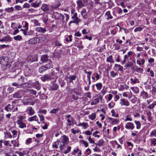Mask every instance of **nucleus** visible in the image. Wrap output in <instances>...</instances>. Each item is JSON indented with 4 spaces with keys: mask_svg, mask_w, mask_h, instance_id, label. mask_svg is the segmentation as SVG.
Returning a JSON list of instances; mask_svg holds the SVG:
<instances>
[{
    "mask_svg": "<svg viewBox=\"0 0 156 156\" xmlns=\"http://www.w3.org/2000/svg\"><path fill=\"white\" fill-rule=\"evenodd\" d=\"M48 56L47 55H42L41 56V61L43 63L46 62L48 60Z\"/></svg>",
    "mask_w": 156,
    "mask_h": 156,
    "instance_id": "obj_14",
    "label": "nucleus"
},
{
    "mask_svg": "<svg viewBox=\"0 0 156 156\" xmlns=\"http://www.w3.org/2000/svg\"><path fill=\"white\" fill-rule=\"evenodd\" d=\"M134 122L136 125V128L139 129L140 128L141 124L139 121L135 120Z\"/></svg>",
    "mask_w": 156,
    "mask_h": 156,
    "instance_id": "obj_34",
    "label": "nucleus"
},
{
    "mask_svg": "<svg viewBox=\"0 0 156 156\" xmlns=\"http://www.w3.org/2000/svg\"><path fill=\"white\" fill-rule=\"evenodd\" d=\"M72 36L71 35L69 36L68 37L66 38V41L68 42L72 41Z\"/></svg>",
    "mask_w": 156,
    "mask_h": 156,
    "instance_id": "obj_59",
    "label": "nucleus"
},
{
    "mask_svg": "<svg viewBox=\"0 0 156 156\" xmlns=\"http://www.w3.org/2000/svg\"><path fill=\"white\" fill-rule=\"evenodd\" d=\"M17 122H24V119H25V117L24 116L21 115L17 117Z\"/></svg>",
    "mask_w": 156,
    "mask_h": 156,
    "instance_id": "obj_17",
    "label": "nucleus"
},
{
    "mask_svg": "<svg viewBox=\"0 0 156 156\" xmlns=\"http://www.w3.org/2000/svg\"><path fill=\"white\" fill-rule=\"evenodd\" d=\"M76 78V76H71L70 75L68 77V78L69 79V82L70 83H73V81L75 80Z\"/></svg>",
    "mask_w": 156,
    "mask_h": 156,
    "instance_id": "obj_26",
    "label": "nucleus"
},
{
    "mask_svg": "<svg viewBox=\"0 0 156 156\" xmlns=\"http://www.w3.org/2000/svg\"><path fill=\"white\" fill-rule=\"evenodd\" d=\"M11 41V37L9 36H6L4 37L2 39H0V41L6 42Z\"/></svg>",
    "mask_w": 156,
    "mask_h": 156,
    "instance_id": "obj_15",
    "label": "nucleus"
},
{
    "mask_svg": "<svg viewBox=\"0 0 156 156\" xmlns=\"http://www.w3.org/2000/svg\"><path fill=\"white\" fill-rule=\"evenodd\" d=\"M38 39V41L39 42H41L43 41H46V40L47 39L46 37H37Z\"/></svg>",
    "mask_w": 156,
    "mask_h": 156,
    "instance_id": "obj_43",
    "label": "nucleus"
},
{
    "mask_svg": "<svg viewBox=\"0 0 156 156\" xmlns=\"http://www.w3.org/2000/svg\"><path fill=\"white\" fill-rule=\"evenodd\" d=\"M146 112L147 115V119L149 121H150L152 118V117H151V112L150 111H148L147 110Z\"/></svg>",
    "mask_w": 156,
    "mask_h": 156,
    "instance_id": "obj_25",
    "label": "nucleus"
},
{
    "mask_svg": "<svg viewBox=\"0 0 156 156\" xmlns=\"http://www.w3.org/2000/svg\"><path fill=\"white\" fill-rule=\"evenodd\" d=\"M21 72L20 69H18L13 71L12 72V73L16 75V77H17L18 76H19V75Z\"/></svg>",
    "mask_w": 156,
    "mask_h": 156,
    "instance_id": "obj_28",
    "label": "nucleus"
},
{
    "mask_svg": "<svg viewBox=\"0 0 156 156\" xmlns=\"http://www.w3.org/2000/svg\"><path fill=\"white\" fill-rule=\"evenodd\" d=\"M18 79V83L20 84L21 85H24L25 83H26V82L27 81H25L26 80V78H24L22 76H19L17 77H16Z\"/></svg>",
    "mask_w": 156,
    "mask_h": 156,
    "instance_id": "obj_5",
    "label": "nucleus"
},
{
    "mask_svg": "<svg viewBox=\"0 0 156 156\" xmlns=\"http://www.w3.org/2000/svg\"><path fill=\"white\" fill-rule=\"evenodd\" d=\"M96 115L95 113H93L92 114L89 115V118L91 120H93L95 118Z\"/></svg>",
    "mask_w": 156,
    "mask_h": 156,
    "instance_id": "obj_48",
    "label": "nucleus"
},
{
    "mask_svg": "<svg viewBox=\"0 0 156 156\" xmlns=\"http://www.w3.org/2000/svg\"><path fill=\"white\" fill-rule=\"evenodd\" d=\"M70 93L72 94V98L74 101H77L78 100V95L74 94L72 92H70Z\"/></svg>",
    "mask_w": 156,
    "mask_h": 156,
    "instance_id": "obj_31",
    "label": "nucleus"
},
{
    "mask_svg": "<svg viewBox=\"0 0 156 156\" xmlns=\"http://www.w3.org/2000/svg\"><path fill=\"white\" fill-rule=\"evenodd\" d=\"M75 89V88H74V89L71 88L70 89V90H69V92H72V93L73 92L74 93V94H75L79 95H80V93H79V92L76 91Z\"/></svg>",
    "mask_w": 156,
    "mask_h": 156,
    "instance_id": "obj_39",
    "label": "nucleus"
},
{
    "mask_svg": "<svg viewBox=\"0 0 156 156\" xmlns=\"http://www.w3.org/2000/svg\"><path fill=\"white\" fill-rule=\"evenodd\" d=\"M132 120V119L131 116L130 115H128L126 116V117L125 119V121H131Z\"/></svg>",
    "mask_w": 156,
    "mask_h": 156,
    "instance_id": "obj_51",
    "label": "nucleus"
},
{
    "mask_svg": "<svg viewBox=\"0 0 156 156\" xmlns=\"http://www.w3.org/2000/svg\"><path fill=\"white\" fill-rule=\"evenodd\" d=\"M115 67L118 70L122 71L123 70V67L119 65L115 64Z\"/></svg>",
    "mask_w": 156,
    "mask_h": 156,
    "instance_id": "obj_37",
    "label": "nucleus"
},
{
    "mask_svg": "<svg viewBox=\"0 0 156 156\" xmlns=\"http://www.w3.org/2000/svg\"><path fill=\"white\" fill-rule=\"evenodd\" d=\"M97 90H100L101 89L102 87V85L101 83H98L95 84Z\"/></svg>",
    "mask_w": 156,
    "mask_h": 156,
    "instance_id": "obj_49",
    "label": "nucleus"
},
{
    "mask_svg": "<svg viewBox=\"0 0 156 156\" xmlns=\"http://www.w3.org/2000/svg\"><path fill=\"white\" fill-rule=\"evenodd\" d=\"M56 81V80H55L54 81H52L50 84V87L53 90H57L58 87V86L55 83Z\"/></svg>",
    "mask_w": 156,
    "mask_h": 156,
    "instance_id": "obj_7",
    "label": "nucleus"
},
{
    "mask_svg": "<svg viewBox=\"0 0 156 156\" xmlns=\"http://www.w3.org/2000/svg\"><path fill=\"white\" fill-rule=\"evenodd\" d=\"M143 30V28L141 27H139L136 28L134 30V31L135 32L140 31Z\"/></svg>",
    "mask_w": 156,
    "mask_h": 156,
    "instance_id": "obj_56",
    "label": "nucleus"
},
{
    "mask_svg": "<svg viewBox=\"0 0 156 156\" xmlns=\"http://www.w3.org/2000/svg\"><path fill=\"white\" fill-rule=\"evenodd\" d=\"M15 101L12 102L11 104H9L6 105L4 108V109L7 112H11L15 107Z\"/></svg>",
    "mask_w": 156,
    "mask_h": 156,
    "instance_id": "obj_2",
    "label": "nucleus"
},
{
    "mask_svg": "<svg viewBox=\"0 0 156 156\" xmlns=\"http://www.w3.org/2000/svg\"><path fill=\"white\" fill-rule=\"evenodd\" d=\"M5 145L6 146L11 147L12 145L9 143V141H5L3 142Z\"/></svg>",
    "mask_w": 156,
    "mask_h": 156,
    "instance_id": "obj_50",
    "label": "nucleus"
},
{
    "mask_svg": "<svg viewBox=\"0 0 156 156\" xmlns=\"http://www.w3.org/2000/svg\"><path fill=\"white\" fill-rule=\"evenodd\" d=\"M32 139L31 138H28L27 139L25 142V144H29L32 143Z\"/></svg>",
    "mask_w": 156,
    "mask_h": 156,
    "instance_id": "obj_58",
    "label": "nucleus"
},
{
    "mask_svg": "<svg viewBox=\"0 0 156 156\" xmlns=\"http://www.w3.org/2000/svg\"><path fill=\"white\" fill-rule=\"evenodd\" d=\"M69 140L68 138L65 135L62 136L59 139H58V141L60 144H68L69 142Z\"/></svg>",
    "mask_w": 156,
    "mask_h": 156,
    "instance_id": "obj_3",
    "label": "nucleus"
},
{
    "mask_svg": "<svg viewBox=\"0 0 156 156\" xmlns=\"http://www.w3.org/2000/svg\"><path fill=\"white\" fill-rule=\"evenodd\" d=\"M156 105V101H154L153 103L151 104L150 105L147 107L148 108L150 109L153 108L155 105Z\"/></svg>",
    "mask_w": 156,
    "mask_h": 156,
    "instance_id": "obj_44",
    "label": "nucleus"
},
{
    "mask_svg": "<svg viewBox=\"0 0 156 156\" xmlns=\"http://www.w3.org/2000/svg\"><path fill=\"white\" fill-rule=\"evenodd\" d=\"M5 11L6 12H13L14 9L13 7H11L10 8H6L5 9Z\"/></svg>",
    "mask_w": 156,
    "mask_h": 156,
    "instance_id": "obj_38",
    "label": "nucleus"
},
{
    "mask_svg": "<svg viewBox=\"0 0 156 156\" xmlns=\"http://www.w3.org/2000/svg\"><path fill=\"white\" fill-rule=\"evenodd\" d=\"M91 150L89 149L88 148L87 149L85 153V156H86V155H89L91 153Z\"/></svg>",
    "mask_w": 156,
    "mask_h": 156,
    "instance_id": "obj_61",
    "label": "nucleus"
},
{
    "mask_svg": "<svg viewBox=\"0 0 156 156\" xmlns=\"http://www.w3.org/2000/svg\"><path fill=\"white\" fill-rule=\"evenodd\" d=\"M125 128L127 129L133 130L135 128V126L133 123L129 122L126 124Z\"/></svg>",
    "mask_w": 156,
    "mask_h": 156,
    "instance_id": "obj_8",
    "label": "nucleus"
},
{
    "mask_svg": "<svg viewBox=\"0 0 156 156\" xmlns=\"http://www.w3.org/2000/svg\"><path fill=\"white\" fill-rule=\"evenodd\" d=\"M81 13L82 17L84 19H85L86 17L87 13H86V9H82V11L81 12Z\"/></svg>",
    "mask_w": 156,
    "mask_h": 156,
    "instance_id": "obj_29",
    "label": "nucleus"
},
{
    "mask_svg": "<svg viewBox=\"0 0 156 156\" xmlns=\"http://www.w3.org/2000/svg\"><path fill=\"white\" fill-rule=\"evenodd\" d=\"M151 93L154 95H156V88L153 86L152 90L151 91Z\"/></svg>",
    "mask_w": 156,
    "mask_h": 156,
    "instance_id": "obj_47",
    "label": "nucleus"
},
{
    "mask_svg": "<svg viewBox=\"0 0 156 156\" xmlns=\"http://www.w3.org/2000/svg\"><path fill=\"white\" fill-rule=\"evenodd\" d=\"M41 3V2L40 0H37L34 2L31 3V5L32 7L34 8H37L40 5Z\"/></svg>",
    "mask_w": 156,
    "mask_h": 156,
    "instance_id": "obj_11",
    "label": "nucleus"
},
{
    "mask_svg": "<svg viewBox=\"0 0 156 156\" xmlns=\"http://www.w3.org/2000/svg\"><path fill=\"white\" fill-rule=\"evenodd\" d=\"M140 96L142 97L143 98L146 99L148 98V94L146 92L143 91L140 93Z\"/></svg>",
    "mask_w": 156,
    "mask_h": 156,
    "instance_id": "obj_18",
    "label": "nucleus"
},
{
    "mask_svg": "<svg viewBox=\"0 0 156 156\" xmlns=\"http://www.w3.org/2000/svg\"><path fill=\"white\" fill-rule=\"evenodd\" d=\"M47 112V111L45 109H39L38 113H39V114H41V113H42L44 114H45Z\"/></svg>",
    "mask_w": 156,
    "mask_h": 156,
    "instance_id": "obj_57",
    "label": "nucleus"
},
{
    "mask_svg": "<svg viewBox=\"0 0 156 156\" xmlns=\"http://www.w3.org/2000/svg\"><path fill=\"white\" fill-rule=\"evenodd\" d=\"M73 14V16L72 17V19H75V20H77L79 19L77 16V13L76 12H75Z\"/></svg>",
    "mask_w": 156,
    "mask_h": 156,
    "instance_id": "obj_60",
    "label": "nucleus"
},
{
    "mask_svg": "<svg viewBox=\"0 0 156 156\" xmlns=\"http://www.w3.org/2000/svg\"><path fill=\"white\" fill-rule=\"evenodd\" d=\"M59 142L58 141V139H57L56 141L54 142L52 144V147L53 148H58V145H59Z\"/></svg>",
    "mask_w": 156,
    "mask_h": 156,
    "instance_id": "obj_35",
    "label": "nucleus"
},
{
    "mask_svg": "<svg viewBox=\"0 0 156 156\" xmlns=\"http://www.w3.org/2000/svg\"><path fill=\"white\" fill-rule=\"evenodd\" d=\"M150 136L151 137H156V129H154L151 132Z\"/></svg>",
    "mask_w": 156,
    "mask_h": 156,
    "instance_id": "obj_40",
    "label": "nucleus"
},
{
    "mask_svg": "<svg viewBox=\"0 0 156 156\" xmlns=\"http://www.w3.org/2000/svg\"><path fill=\"white\" fill-rule=\"evenodd\" d=\"M104 141L103 140H100L97 143H95V144L98 146L101 147L103 145V143Z\"/></svg>",
    "mask_w": 156,
    "mask_h": 156,
    "instance_id": "obj_36",
    "label": "nucleus"
},
{
    "mask_svg": "<svg viewBox=\"0 0 156 156\" xmlns=\"http://www.w3.org/2000/svg\"><path fill=\"white\" fill-rule=\"evenodd\" d=\"M130 89L132 90L133 93L135 94H137L139 92V89L137 87H131Z\"/></svg>",
    "mask_w": 156,
    "mask_h": 156,
    "instance_id": "obj_22",
    "label": "nucleus"
},
{
    "mask_svg": "<svg viewBox=\"0 0 156 156\" xmlns=\"http://www.w3.org/2000/svg\"><path fill=\"white\" fill-rule=\"evenodd\" d=\"M60 144H61L59 146V148L60 150L62 151H63L65 149V148L67 147L65 145L67 144H68L64 143Z\"/></svg>",
    "mask_w": 156,
    "mask_h": 156,
    "instance_id": "obj_30",
    "label": "nucleus"
},
{
    "mask_svg": "<svg viewBox=\"0 0 156 156\" xmlns=\"http://www.w3.org/2000/svg\"><path fill=\"white\" fill-rule=\"evenodd\" d=\"M14 55V52H11L8 55V56H2L0 58V63L3 65L2 67L3 69L6 70L10 67L11 65V62L10 61L9 58L8 57H10V55Z\"/></svg>",
    "mask_w": 156,
    "mask_h": 156,
    "instance_id": "obj_1",
    "label": "nucleus"
},
{
    "mask_svg": "<svg viewBox=\"0 0 156 156\" xmlns=\"http://www.w3.org/2000/svg\"><path fill=\"white\" fill-rule=\"evenodd\" d=\"M37 117L36 115H34L33 116L29 117L28 119V120L29 122H31L32 121H36V119H37Z\"/></svg>",
    "mask_w": 156,
    "mask_h": 156,
    "instance_id": "obj_33",
    "label": "nucleus"
},
{
    "mask_svg": "<svg viewBox=\"0 0 156 156\" xmlns=\"http://www.w3.org/2000/svg\"><path fill=\"white\" fill-rule=\"evenodd\" d=\"M24 23V25L23 26V27L25 28L26 30H27L28 29V23L26 21L23 22V23Z\"/></svg>",
    "mask_w": 156,
    "mask_h": 156,
    "instance_id": "obj_52",
    "label": "nucleus"
},
{
    "mask_svg": "<svg viewBox=\"0 0 156 156\" xmlns=\"http://www.w3.org/2000/svg\"><path fill=\"white\" fill-rule=\"evenodd\" d=\"M36 30L38 32L44 33L46 31V30L45 27H37L36 28Z\"/></svg>",
    "mask_w": 156,
    "mask_h": 156,
    "instance_id": "obj_13",
    "label": "nucleus"
},
{
    "mask_svg": "<svg viewBox=\"0 0 156 156\" xmlns=\"http://www.w3.org/2000/svg\"><path fill=\"white\" fill-rule=\"evenodd\" d=\"M37 56L35 55L33 57L32 59H30V61L32 62L37 61Z\"/></svg>",
    "mask_w": 156,
    "mask_h": 156,
    "instance_id": "obj_55",
    "label": "nucleus"
},
{
    "mask_svg": "<svg viewBox=\"0 0 156 156\" xmlns=\"http://www.w3.org/2000/svg\"><path fill=\"white\" fill-rule=\"evenodd\" d=\"M133 69L135 71L140 73H142L143 71V69L141 68L138 67L137 66L135 68L134 67Z\"/></svg>",
    "mask_w": 156,
    "mask_h": 156,
    "instance_id": "obj_23",
    "label": "nucleus"
},
{
    "mask_svg": "<svg viewBox=\"0 0 156 156\" xmlns=\"http://www.w3.org/2000/svg\"><path fill=\"white\" fill-rule=\"evenodd\" d=\"M41 79L43 81L45 82L53 79L54 78L51 75L48 74L44 75L43 76L41 77Z\"/></svg>",
    "mask_w": 156,
    "mask_h": 156,
    "instance_id": "obj_4",
    "label": "nucleus"
},
{
    "mask_svg": "<svg viewBox=\"0 0 156 156\" xmlns=\"http://www.w3.org/2000/svg\"><path fill=\"white\" fill-rule=\"evenodd\" d=\"M11 27L13 29H16L17 28V25L15 23H12Z\"/></svg>",
    "mask_w": 156,
    "mask_h": 156,
    "instance_id": "obj_63",
    "label": "nucleus"
},
{
    "mask_svg": "<svg viewBox=\"0 0 156 156\" xmlns=\"http://www.w3.org/2000/svg\"><path fill=\"white\" fill-rule=\"evenodd\" d=\"M108 118L110 119L109 122L112 125L115 124L118 122V120L116 119H113L108 117Z\"/></svg>",
    "mask_w": 156,
    "mask_h": 156,
    "instance_id": "obj_27",
    "label": "nucleus"
},
{
    "mask_svg": "<svg viewBox=\"0 0 156 156\" xmlns=\"http://www.w3.org/2000/svg\"><path fill=\"white\" fill-rule=\"evenodd\" d=\"M28 91L30 94L34 95H36L37 94V91L34 90H29Z\"/></svg>",
    "mask_w": 156,
    "mask_h": 156,
    "instance_id": "obj_53",
    "label": "nucleus"
},
{
    "mask_svg": "<svg viewBox=\"0 0 156 156\" xmlns=\"http://www.w3.org/2000/svg\"><path fill=\"white\" fill-rule=\"evenodd\" d=\"M66 148L67 149H65L62 151L64 154H66L70 151L71 147L70 146H68Z\"/></svg>",
    "mask_w": 156,
    "mask_h": 156,
    "instance_id": "obj_20",
    "label": "nucleus"
},
{
    "mask_svg": "<svg viewBox=\"0 0 156 156\" xmlns=\"http://www.w3.org/2000/svg\"><path fill=\"white\" fill-rule=\"evenodd\" d=\"M12 96L15 98H21L22 97V94L19 92H17L14 94Z\"/></svg>",
    "mask_w": 156,
    "mask_h": 156,
    "instance_id": "obj_19",
    "label": "nucleus"
},
{
    "mask_svg": "<svg viewBox=\"0 0 156 156\" xmlns=\"http://www.w3.org/2000/svg\"><path fill=\"white\" fill-rule=\"evenodd\" d=\"M45 66H42L40 67L39 69V72L40 73H42L43 72L47 70Z\"/></svg>",
    "mask_w": 156,
    "mask_h": 156,
    "instance_id": "obj_32",
    "label": "nucleus"
},
{
    "mask_svg": "<svg viewBox=\"0 0 156 156\" xmlns=\"http://www.w3.org/2000/svg\"><path fill=\"white\" fill-rule=\"evenodd\" d=\"M38 38L34 37L30 39L29 41V44H34L36 43L37 42V39Z\"/></svg>",
    "mask_w": 156,
    "mask_h": 156,
    "instance_id": "obj_16",
    "label": "nucleus"
},
{
    "mask_svg": "<svg viewBox=\"0 0 156 156\" xmlns=\"http://www.w3.org/2000/svg\"><path fill=\"white\" fill-rule=\"evenodd\" d=\"M59 82L61 87H63L66 84L65 82L62 79H59Z\"/></svg>",
    "mask_w": 156,
    "mask_h": 156,
    "instance_id": "obj_41",
    "label": "nucleus"
},
{
    "mask_svg": "<svg viewBox=\"0 0 156 156\" xmlns=\"http://www.w3.org/2000/svg\"><path fill=\"white\" fill-rule=\"evenodd\" d=\"M13 38L15 40L17 41H20L22 39V37L20 35L14 37Z\"/></svg>",
    "mask_w": 156,
    "mask_h": 156,
    "instance_id": "obj_45",
    "label": "nucleus"
},
{
    "mask_svg": "<svg viewBox=\"0 0 156 156\" xmlns=\"http://www.w3.org/2000/svg\"><path fill=\"white\" fill-rule=\"evenodd\" d=\"M34 33V31L33 30H30L29 31L27 32L26 31H25V33L24 34L25 35H31L33 34Z\"/></svg>",
    "mask_w": 156,
    "mask_h": 156,
    "instance_id": "obj_46",
    "label": "nucleus"
},
{
    "mask_svg": "<svg viewBox=\"0 0 156 156\" xmlns=\"http://www.w3.org/2000/svg\"><path fill=\"white\" fill-rule=\"evenodd\" d=\"M59 110V109L58 108H53L50 111V113H57L58 112Z\"/></svg>",
    "mask_w": 156,
    "mask_h": 156,
    "instance_id": "obj_42",
    "label": "nucleus"
},
{
    "mask_svg": "<svg viewBox=\"0 0 156 156\" xmlns=\"http://www.w3.org/2000/svg\"><path fill=\"white\" fill-rule=\"evenodd\" d=\"M76 3L77 6L80 8H81L84 6V5L81 0H77L76 1Z\"/></svg>",
    "mask_w": 156,
    "mask_h": 156,
    "instance_id": "obj_24",
    "label": "nucleus"
},
{
    "mask_svg": "<svg viewBox=\"0 0 156 156\" xmlns=\"http://www.w3.org/2000/svg\"><path fill=\"white\" fill-rule=\"evenodd\" d=\"M26 112L27 113L30 115H33L35 113L34 110L31 107H27Z\"/></svg>",
    "mask_w": 156,
    "mask_h": 156,
    "instance_id": "obj_9",
    "label": "nucleus"
},
{
    "mask_svg": "<svg viewBox=\"0 0 156 156\" xmlns=\"http://www.w3.org/2000/svg\"><path fill=\"white\" fill-rule=\"evenodd\" d=\"M19 125V127L21 128H23L26 127V125L25 122H20L17 123Z\"/></svg>",
    "mask_w": 156,
    "mask_h": 156,
    "instance_id": "obj_21",
    "label": "nucleus"
},
{
    "mask_svg": "<svg viewBox=\"0 0 156 156\" xmlns=\"http://www.w3.org/2000/svg\"><path fill=\"white\" fill-rule=\"evenodd\" d=\"M80 142L82 143V144H83L84 146L86 147H87L88 146V144L87 143L86 141L83 140H81Z\"/></svg>",
    "mask_w": 156,
    "mask_h": 156,
    "instance_id": "obj_62",
    "label": "nucleus"
},
{
    "mask_svg": "<svg viewBox=\"0 0 156 156\" xmlns=\"http://www.w3.org/2000/svg\"><path fill=\"white\" fill-rule=\"evenodd\" d=\"M45 66V67L47 70L48 69H49L50 68H52L53 67V65L50 63H49L47 64H46Z\"/></svg>",
    "mask_w": 156,
    "mask_h": 156,
    "instance_id": "obj_54",
    "label": "nucleus"
},
{
    "mask_svg": "<svg viewBox=\"0 0 156 156\" xmlns=\"http://www.w3.org/2000/svg\"><path fill=\"white\" fill-rule=\"evenodd\" d=\"M119 103L121 106H128L130 105L129 102L127 99L125 98L120 99Z\"/></svg>",
    "mask_w": 156,
    "mask_h": 156,
    "instance_id": "obj_6",
    "label": "nucleus"
},
{
    "mask_svg": "<svg viewBox=\"0 0 156 156\" xmlns=\"http://www.w3.org/2000/svg\"><path fill=\"white\" fill-rule=\"evenodd\" d=\"M14 90V88L12 87H9L7 89V91L9 93H12Z\"/></svg>",
    "mask_w": 156,
    "mask_h": 156,
    "instance_id": "obj_64",
    "label": "nucleus"
},
{
    "mask_svg": "<svg viewBox=\"0 0 156 156\" xmlns=\"http://www.w3.org/2000/svg\"><path fill=\"white\" fill-rule=\"evenodd\" d=\"M41 9L44 12H46L49 10V6L47 4H46L45 3H43L42 5Z\"/></svg>",
    "mask_w": 156,
    "mask_h": 156,
    "instance_id": "obj_12",
    "label": "nucleus"
},
{
    "mask_svg": "<svg viewBox=\"0 0 156 156\" xmlns=\"http://www.w3.org/2000/svg\"><path fill=\"white\" fill-rule=\"evenodd\" d=\"M32 85L33 87L37 90L40 89L41 86L38 81H36L32 83Z\"/></svg>",
    "mask_w": 156,
    "mask_h": 156,
    "instance_id": "obj_10",
    "label": "nucleus"
}]
</instances>
